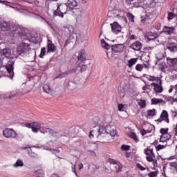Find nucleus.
Wrapping results in <instances>:
<instances>
[{"label":"nucleus","instance_id":"1","mask_svg":"<svg viewBox=\"0 0 177 177\" xmlns=\"http://www.w3.org/2000/svg\"><path fill=\"white\" fill-rule=\"evenodd\" d=\"M0 30L1 31H9L12 35H15V34H17L21 36L24 35V33L20 27L13 25L10 26V24L6 21L0 22Z\"/></svg>","mask_w":177,"mask_h":177},{"label":"nucleus","instance_id":"2","mask_svg":"<svg viewBox=\"0 0 177 177\" xmlns=\"http://www.w3.org/2000/svg\"><path fill=\"white\" fill-rule=\"evenodd\" d=\"M67 10H68L67 4L57 3V9L54 12V16H58L63 19V17H64V15H67Z\"/></svg>","mask_w":177,"mask_h":177},{"label":"nucleus","instance_id":"3","mask_svg":"<svg viewBox=\"0 0 177 177\" xmlns=\"http://www.w3.org/2000/svg\"><path fill=\"white\" fill-rule=\"evenodd\" d=\"M30 50L31 47L30 46V44L27 43H21L17 47V53L19 56H24V55L30 53Z\"/></svg>","mask_w":177,"mask_h":177},{"label":"nucleus","instance_id":"4","mask_svg":"<svg viewBox=\"0 0 177 177\" xmlns=\"http://www.w3.org/2000/svg\"><path fill=\"white\" fill-rule=\"evenodd\" d=\"M13 66H15V61H8L5 66V68L8 74V76L10 78H13V75H15V72L13 71V70H15V68L13 67Z\"/></svg>","mask_w":177,"mask_h":177},{"label":"nucleus","instance_id":"5","mask_svg":"<svg viewBox=\"0 0 177 177\" xmlns=\"http://www.w3.org/2000/svg\"><path fill=\"white\" fill-rule=\"evenodd\" d=\"M3 135L5 138H12V139H16L17 138V133L15 132L13 129H6L3 131Z\"/></svg>","mask_w":177,"mask_h":177},{"label":"nucleus","instance_id":"6","mask_svg":"<svg viewBox=\"0 0 177 177\" xmlns=\"http://www.w3.org/2000/svg\"><path fill=\"white\" fill-rule=\"evenodd\" d=\"M167 63L171 68H172L173 71H177V57L176 58H171L167 57Z\"/></svg>","mask_w":177,"mask_h":177},{"label":"nucleus","instance_id":"7","mask_svg":"<svg viewBox=\"0 0 177 177\" xmlns=\"http://www.w3.org/2000/svg\"><path fill=\"white\" fill-rule=\"evenodd\" d=\"M121 10L113 9L108 12L107 16L108 17H110L111 19H115V17H118V19H121Z\"/></svg>","mask_w":177,"mask_h":177},{"label":"nucleus","instance_id":"8","mask_svg":"<svg viewBox=\"0 0 177 177\" xmlns=\"http://www.w3.org/2000/svg\"><path fill=\"white\" fill-rule=\"evenodd\" d=\"M151 85L153 86V89L156 93H161L164 88H162V81L159 80V84L156 83H151Z\"/></svg>","mask_w":177,"mask_h":177},{"label":"nucleus","instance_id":"9","mask_svg":"<svg viewBox=\"0 0 177 177\" xmlns=\"http://www.w3.org/2000/svg\"><path fill=\"white\" fill-rule=\"evenodd\" d=\"M175 31V28L174 26H164L162 30L160 32V34H165V35H172Z\"/></svg>","mask_w":177,"mask_h":177},{"label":"nucleus","instance_id":"10","mask_svg":"<svg viewBox=\"0 0 177 177\" xmlns=\"http://www.w3.org/2000/svg\"><path fill=\"white\" fill-rule=\"evenodd\" d=\"M41 132L42 133V131H41ZM48 133L50 135H52V136H54L55 138H60L62 136H66V135H62V134H58L57 132H56V131L50 129V128H47L46 129V131L43 132V133Z\"/></svg>","mask_w":177,"mask_h":177},{"label":"nucleus","instance_id":"11","mask_svg":"<svg viewBox=\"0 0 177 177\" xmlns=\"http://www.w3.org/2000/svg\"><path fill=\"white\" fill-rule=\"evenodd\" d=\"M167 49L171 53H176L177 52V44L175 42H169L167 46Z\"/></svg>","mask_w":177,"mask_h":177},{"label":"nucleus","instance_id":"12","mask_svg":"<svg viewBox=\"0 0 177 177\" xmlns=\"http://www.w3.org/2000/svg\"><path fill=\"white\" fill-rule=\"evenodd\" d=\"M111 30L115 34H118L121 32V26L118 24V22H113V24H111Z\"/></svg>","mask_w":177,"mask_h":177},{"label":"nucleus","instance_id":"13","mask_svg":"<svg viewBox=\"0 0 177 177\" xmlns=\"http://www.w3.org/2000/svg\"><path fill=\"white\" fill-rule=\"evenodd\" d=\"M111 50L115 53H121L124 50V44H115L111 46Z\"/></svg>","mask_w":177,"mask_h":177},{"label":"nucleus","instance_id":"14","mask_svg":"<svg viewBox=\"0 0 177 177\" xmlns=\"http://www.w3.org/2000/svg\"><path fill=\"white\" fill-rule=\"evenodd\" d=\"M108 162H109V164H112L113 165H117L118 167V170L116 171L117 174H118V172H121V170L122 169V164H121V162L113 158H109L108 160Z\"/></svg>","mask_w":177,"mask_h":177},{"label":"nucleus","instance_id":"15","mask_svg":"<svg viewBox=\"0 0 177 177\" xmlns=\"http://www.w3.org/2000/svg\"><path fill=\"white\" fill-rule=\"evenodd\" d=\"M109 129H111V127L110 126H107L106 127H104V126H101L98 128V133L100 136V135H106L109 134Z\"/></svg>","mask_w":177,"mask_h":177},{"label":"nucleus","instance_id":"16","mask_svg":"<svg viewBox=\"0 0 177 177\" xmlns=\"http://www.w3.org/2000/svg\"><path fill=\"white\" fill-rule=\"evenodd\" d=\"M147 41H154L158 38V34L156 32H149L146 34Z\"/></svg>","mask_w":177,"mask_h":177},{"label":"nucleus","instance_id":"17","mask_svg":"<svg viewBox=\"0 0 177 177\" xmlns=\"http://www.w3.org/2000/svg\"><path fill=\"white\" fill-rule=\"evenodd\" d=\"M0 54L1 55V56H4V57H7V59H9L11 55L10 48H6L1 50Z\"/></svg>","mask_w":177,"mask_h":177},{"label":"nucleus","instance_id":"18","mask_svg":"<svg viewBox=\"0 0 177 177\" xmlns=\"http://www.w3.org/2000/svg\"><path fill=\"white\" fill-rule=\"evenodd\" d=\"M142 43L140 41H136L130 46V48H131L133 50L139 51L142 49Z\"/></svg>","mask_w":177,"mask_h":177},{"label":"nucleus","instance_id":"19","mask_svg":"<svg viewBox=\"0 0 177 177\" xmlns=\"http://www.w3.org/2000/svg\"><path fill=\"white\" fill-rule=\"evenodd\" d=\"M77 67H79V68H80V71H81V73H82V71H86V70H87L88 64H86V61L78 62Z\"/></svg>","mask_w":177,"mask_h":177},{"label":"nucleus","instance_id":"20","mask_svg":"<svg viewBox=\"0 0 177 177\" xmlns=\"http://www.w3.org/2000/svg\"><path fill=\"white\" fill-rule=\"evenodd\" d=\"M48 46H47V52L50 53V52H56V46L55 44L52 43V41L48 40Z\"/></svg>","mask_w":177,"mask_h":177},{"label":"nucleus","instance_id":"21","mask_svg":"<svg viewBox=\"0 0 177 177\" xmlns=\"http://www.w3.org/2000/svg\"><path fill=\"white\" fill-rule=\"evenodd\" d=\"M77 85H78V83L74 81H69L67 85V88L69 91H74L77 89Z\"/></svg>","mask_w":177,"mask_h":177},{"label":"nucleus","instance_id":"22","mask_svg":"<svg viewBox=\"0 0 177 177\" xmlns=\"http://www.w3.org/2000/svg\"><path fill=\"white\" fill-rule=\"evenodd\" d=\"M15 96H16L15 91H10L5 94H2L3 99H12V97H15Z\"/></svg>","mask_w":177,"mask_h":177},{"label":"nucleus","instance_id":"23","mask_svg":"<svg viewBox=\"0 0 177 177\" xmlns=\"http://www.w3.org/2000/svg\"><path fill=\"white\" fill-rule=\"evenodd\" d=\"M77 5V1H75V0H68L67 2V7L69 9H74V8H75Z\"/></svg>","mask_w":177,"mask_h":177},{"label":"nucleus","instance_id":"24","mask_svg":"<svg viewBox=\"0 0 177 177\" xmlns=\"http://www.w3.org/2000/svg\"><path fill=\"white\" fill-rule=\"evenodd\" d=\"M84 55H85L84 50H82L79 52L78 56H77L78 63L81 62H86V59H85V57H84Z\"/></svg>","mask_w":177,"mask_h":177},{"label":"nucleus","instance_id":"25","mask_svg":"<svg viewBox=\"0 0 177 177\" xmlns=\"http://www.w3.org/2000/svg\"><path fill=\"white\" fill-rule=\"evenodd\" d=\"M41 128H42L41 124L38 122H33V126L32 129V132L37 133L39 131H41Z\"/></svg>","mask_w":177,"mask_h":177},{"label":"nucleus","instance_id":"26","mask_svg":"<svg viewBox=\"0 0 177 177\" xmlns=\"http://www.w3.org/2000/svg\"><path fill=\"white\" fill-rule=\"evenodd\" d=\"M72 73H77V69L73 68L68 70L66 72L61 73L62 78H64V77H66V75H70V74H72Z\"/></svg>","mask_w":177,"mask_h":177},{"label":"nucleus","instance_id":"27","mask_svg":"<svg viewBox=\"0 0 177 177\" xmlns=\"http://www.w3.org/2000/svg\"><path fill=\"white\" fill-rule=\"evenodd\" d=\"M95 136L96 138H99L100 136L98 129H94L90 131L89 138H95Z\"/></svg>","mask_w":177,"mask_h":177},{"label":"nucleus","instance_id":"28","mask_svg":"<svg viewBox=\"0 0 177 177\" xmlns=\"http://www.w3.org/2000/svg\"><path fill=\"white\" fill-rule=\"evenodd\" d=\"M159 70L162 71V73H165L167 71V68H168V66L165 62H161L158 64Z\"/></svg>","mask_w":177,"mask_h":177},{"label":"nucleus","instance_id":"29","mask_svg":"<svg viewBox=\"0 0 177 177\" xmlns=\"http://www.w3.org/2000/svg\"><path fill=\"white\" fill-rule=\"evenodd\" d=\"M160 118H165L163 119L167 124H169V119L168 118V112L167 111H162L161 115H160Z\"/></svg>","mask_w":177,"mask_h":177},{"label":"nucleus","instance_id":"30","mask_svg":"<svg viewBox=\"0 0 177 177\" xmlns=\"http://www.w3.org/2000/svg\"><path fill=\"white\" fill-rule=\"evenodd\" d=\"M101 44L102 45V48H104V49H106V50H109V49L111 48V46L107 42H106L104 39H101Z\"/></svg>","mask_w":177,"mask_h":177},{"label":"nucleus","instance_id":"31","mask_svg":"<svg viewBox=\"0 0 177 177\" xmlns=\"http://www.w3.org/2000/svg\"><path fill=\"white\" fill-rule=\"evenodd\" d=\"M44 92L46 93H52V88L49 86V84H44L43 86Z\"/></svg>","mask_w":177,"mask_h":177},{"label":"nucleus","instance_id":"32","mask_svg":"<svg viewBox=\"0 0 177 177\" xmlns=\"http://www.w3.org/2000/svg\"><path fill=\"white\" fill-rule=\"evenodd\" d=\"M138 62V59H131L128 61L127 66L129 67V68H131L134 66V64H136V62Z\"/></svg>","mask_w":177,"mask_h":177},{"label":"nucleus","instance_id":"33","mask_svg":"<svg viewBox=\"0 0 177 177\" xmlns=\"http://www.w3.org/2000/svg\"><path fill=\"white\" fill-rule=\"evenodd\" d=\"M31 149V147H28V149ZM28 149V156H30V157H32V158H36V157H38V154L35 152H32V149Z\"/></svg>","mask_w":177,"mask_h":177},{"label":"nucleus","instance_id":"34","mask_svg":"<svg viewBox=\"0 0 177 177\" xmlns=\"http://www.w3.org/2000/svg\"><path fill=\"white\" fill-rule=\"evenodd\" d=\"M24 165V163L23 162V160H17L15 164L13 165V167L14 168H18V167H23Z\"/></svg>","mask_w":177,"mask_h":177},{"label":"nucleus","instance_id":"35","mask_svg":"<svg viewBox=\"0 0 177 177\" xmlns=\"http://www.w3.org/2000/svg\"><path fill=\"white\" fill-rule=\"evenodd\" d=\"M156 115V109L147 111V117H154Z\"/></svg>","mask_w":177,"mask_h":177},{"label":"nucleus","instance_id":"36","mask_svg":"<svg viewBox=\"0 0 177 177\" xmlns=\"http://www.w3.org/2000/svg\"><path fill=\"white\" fill-rule=\"evenodd\" d=\"M164 100L162 99H157V98H152L151 99V104H158V103H162Z\"/></svg>","mask_w":177,"mask_h":177},{"label":"nucleus","instance_id":"37","mask_svg":"<svg viewBox=\"0 0 177 177\" xmlns=\"http://www.w3.org/2000/svg\"><path fill=\"white\" fill-rule=\"evenodd\" d=\"M147 80L149 81H157V82H160V80H161V79L157 77H154V76H150V75H148L147 77Z\"/></svg>","mask_w":177,"mask_h":177},{"label":"nucleus","instance_id":"38","mask_svg":"<svg viewBox=\"0 0 177 177\" xmlns=\"http://www.w3.org/2000/svg\"><path fill=\"white\" fill-rule=\"evenodd\" d=\"M109 133L111 135V136H115V135H117V131L115 130V128H113L111 129H111H109Z\"/></svg>","mask_w":177,"mask_h":177},{"label":"nucleus","instance_id":"39","mask_svg":"<svg viewBox=\"0 0 177 177\" xmlns=\"http://www.w3.org/2000/svg\"><path fill=\"white\" fill-rule=\"evenodd\" d=\"M169 129H160L161 136H167L168 135Z\"/></svg>","mask_w":177,"mask_h":177},{"label":"nucleus","instance_id":"40","mask_svg":"<svg viewBox=\"0 0 177 177\" xmlns=\"http://www.w3.org/2000/svg\"><path fill=\"white\" fill-rule=\"evenodd\" d=\"M130 138H131V139H133V140H134V142H139V140H138V137L136 136V133H131L129 135Z\"/></svg>","mask_w":177,"mask_h":177},{"label":"nucleus","instance_id":"41","mask_svg":"<svg viewBox=\"0 0 177 177\" xmlns=\"http://www.w3.org/2000/svg\"><path fill=\"white\" fill-rule=\"evenodd\" d=\"M121 150H123L124 151H129V150H131V146L122 145L121 146Z\"/></svg>","mask_w":177,"mask_h":177},{"label":"nucleus","instance_id":"42","mask_svg":"<svg viewBox=\"0 0 177 177\" xmlns=\"http://www.w3.org/2000/svg\"><path fill=\"white\" fill-rule=\"evenodd\" d=\"M45 53H46V48L43 47L41 49V53H40V55H39V57H41V58L44 57L45 56Z\"/></svg>","mask_w":177,"mask_h":177},{"label":"nucleus","instance_id":"43","mask_svg":"<svg viewBox=\"0 0 177 177\" xmlns=\"http://www.w3.org/2000/svg\"><path fill=\"white\" fill-rule=\"evenodd\" d=\"M169 138H171V135L167 136V138H164V136H160V142L164 143L165 142H167V140H169Z\"/></svg>","mask_w":177,"mask_h":177},{"label":"nucleus","instance_id":"44","mask_svg":"<svg viewBox=\"0 0 177 177\" xmlns=\"http://www.w3.org/2000/svg\"><path fill=\"white\" fill-rule=\"evenodd\" d=\"M167 147V144L165 145H158L156 146V149L157 151H160V150H162L163 149H165Z\"/></svg>","mask_w":177,"mask_h":177},{"label":"nucleus","instance_id":"45","mask_svg":"<svg viewBox=\"0 0 177 177\" xmlns=\"http://www.w3.org/2000/svg\"><path fill=\"white\" fill-rule=\"evenodd\" d=\"M158 175V171H151L148 174L149 177H157Z\"/></svg>","mask_w":177,"mask_h":177},{"label":"nucleus","instance_id":"46","mask_svg":"<svg viewBox=\"0 0 177 177\" xmlns=\"http://www.w3.org/2000/svg\"><path fill=\"white\" fill-rule=\"evenodd\" d=\"M172 19H175V14L173 12H168V17H167V20H172Z\"/></svg>","mask_w":177,"mask_h":177},{"label":"nucleus","instance_id":"47","mask_svg":"<svg viewBox=\"0 0 177 177\" xmlns=\"http://www.w3.org/2000/svg\"><path fill=\"white\" fill-rule=\"evenodd\" d=\"M128 17H129V20L130 21H131V23H134L135 22V16H133L132 14H131V13H129L128 14Z\"/></svg>","mask_w":177,"mask_h":177},{"label":"nucleus","instance_id":"48","mask_svg":"<svg viewBox=\"0 0 177 177\" xmlns=\"http://www.w3.org/2000/svg\"><path fill=\"white\" fill-rule=\"evenodd\" d=\"M139 106H140L141 109H145L146 107V100H141Z\"/></svg>","mask_w":177,"mask_h":177},{"label":"nucleus","instance_id":"49","mask_svg":"<svg viewBox=\"0 0 177 177\" xmlns=\"http://www.w3.org/2000/svg\"><path fill=\"white\" fill-rule=\"evenodd\" d=\"M149 152L150 153H149ZM152 153H153V149H151L150 147H149L145 149V154H146V156H149V154H151Z\"/></svg>","mask_w":177,"mask_h":177},{"label":"nucleus","instance_id":"50","mask_svg":"<svg viewBox=\"0 0 177 177\" xmlns=\"http://www.w3.org/2000/svg\"><path fill=\"white\" fill-rule=\"evenodd\" d=\"M136 70H137V71H142L143 70V65L140 64H137L136 66Z\"/></svg>","mask_w":177,"mask_h":177},{"label":"nucleus","instance_id":"51","mask_svg":"<svg viewBox=\"0 0 177 177\" xmlns=\"http://www.w3.org/2000/svg\"><path fill=\"white\" fill-rule=\"evenodd\" d=\"M136 167L140 171H146V167L142 166V165H140V163H137Z\"/></svg>","mask_w":177,"mask_h":177},{"label":"nucleus","instance_id":"52","mask_svg":"<svg viewBox=\"0 0 177 177\" xmlns=\"http://www.w3.org/2000/svg\"><path fill=\"white\" fill-rule=\"evenodd\" d=\"M147 160L148 162H153V160H154V158L153 156H150V154L147 155Z\"/></svg>","mask_w":177,"mask_h":177},{"label":"nucleus","instance_id":"53","mask_svg":"<svg viewBox=\"0 0 177 177\" xmlns=\"http://www.w3.org/2000/svg\"><path fill=\"white\" fill-rule=\"evenodd\" d=\"M164 57H165V56H164V54L162 53H159L157 56V59L158 60H162V59H164Z\"/></svg>","mask_w":177,"mask_h":177},{"label":"nucleus","instance_id":"54","mask_svg":"<svg viewBox=\"0 0 177 177\" xmlns=\"http://www.w3.org/2000/svg\"><path fill=\"white\" fill-rule=\"evenodd\" d=\"M89 155L91 156V157H96V152L95 151L88 150Z\"/></svg>","mask_w":177,"mask_h":177},{"label":"nucleus","instance_id":"55","mask_svg":"<svg viewBox=\"0 0 177 177\" xmlns=\"http://www.w3.org/2000/svg\"><path fill=\"white\" fill-rule=\"evenodd\" d=\"M140 132H141L142 136H145V135H146L147 133H150L149 131H147L145 129L141 130Z\"/></svg>","mask_w":177,"mask_h":177},{"label":"nucleus","instance_id":"56","mask_svg":"<svg viewBox=\"0 0 177 177\" xmlns=\"http://www.w3.org/2000/svg\"><path fill=\"white\" fill-rule=\"evenodd\" d=\"M37 174H40V175H38L37 177H45V175L44 174V171L42 170H39L37 171Z\"/></svg>","mask_w":177,"mask_h":177},{"label":"nucleus","instance_id":"57","mask_svg":"<svg viewBox=\"0 0 177 177\" xmlns=\"http://www.w3.org/2000/svg\"><path fill=\"white\" fill-rule=\"evenodd\" d=\"M50 151H51L53 154H56V153H60V151L58 149H50Z\"/></svg>","mask_w":177,"mask_h":177},{"label":"nucleus","instance_id":"58","mask_svg":"<svg viewBox=\"0 0 177 177\" xmlns=\"http://www.w3.org/2000/svg\"><path fill=\"white\" fill-rule=\"evenodd\" d=\"M155 30H160L161 29V23H158L155 27Z\"/></svg>","mask_w":177,"mask_h":177},{"label":"nucleus","instance_id":"59","mask_svg":"<svg viewBox=\"0 0 177 177\" xmlns=\"http://www.w3.org/2000/svg\"><path fill=\"white\" fill-rule=\"evenodd\" d=\"M25 127H26V128H31L32 129L33 122L32 123H26L25 124Z\"/></svg>","mask_w":177,"mask_h":177},{"label":"nucleus","instance_id":"60","mask_svg":"<svg viewBox=\"0 0 177 177\" xmlns=\"http://www.w3.org/2000/svg\"><path fill=\"white\" fill-rule=\"evenodd\" d=\"M118 107L119 111H122V109H124V104H119L118 105Z\"/></svg>","mask_w":177,"mask_h":177},{"label":"nucleus","instance_id":"61","mask_svg":"<svg viewBox=\"0 0 177 177\" xmlns=\"http://www.w3.org/2000/svg\"><path fill=\"white\" fill-rule=\"evenodd\" d=\"M72 172L75 174L76 176H78V174H77V172L75 171V165H72Z\"/></svg>","mask_w":177,"mask_h":177},{"label":"nucleus","instance_id":"62","mask_svg":"<svg viewBox=\"0 0 177 177\" xmlns=\"http://www.w3.org/2000/svg\"><path fill=\"white\" fill-rule=\"evenodd\" d=\"M71 42V39H68L67 40H66L65 41V44H64V46H67L68 45H69Z\"/></svg>","mask_w":177,"mask_h":177},{"label":"nucleus","instance_id":"63","mask_svg":"<svg viewBox=\"0 0 177 177\" xmlns=\"http://www.w3.org/2000/svg\"><path fill=\"white\" fill-rule=\"evenodd\" d=\"M153 167H158V164L157 162V160H154L152 161Z\"/></svg>","mask_w":177,"mask_h":177},{"label":"nucleus","instance_id":"64","mask_svg":"<svg viewBox=\"0 0 177 177\" xmlns=\"http://www.w3.org/2000/svg\"><path fill=\"white\" fill-rule=\"evenodd\" d=\"M165 99L167 102H171V100H172V97H166Z\"/></svg>","mask_w":177,"mask_h":177}]
</instances>
